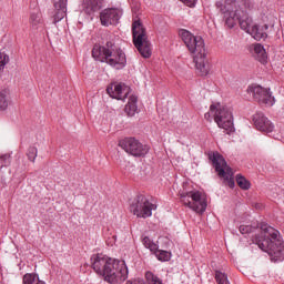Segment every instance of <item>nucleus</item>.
<instances>
[{
  "mask_svg": "<svg viewBox=\"0 0 284 284\" xmlns=\"http://www.w3.org/2000/svg\"><path fill=\"white\" fill-rule=\"evenodd\" d=\"M256 8V0H225L220 10L227 28H234L239 21L241 30L250 34L256 23L247 12H252Z\"/></svg>",
  "mask_w": 284,
  "mask_h": 284,
  "instance_id": "f257e3e1",
  "label": "nucleus"
},
{
  "mask_svg": "<svg viewBox=\"0 0 284 284\" xmlns=\"http://www.w3.org/2000/svg\"><path fill=\"white\" fill-rule=\"evenodd\" d=\"M91 265L97 274L104 277L106 283H123L128 278V266L123 261L95 254L91 257Z\"/></svg>",
  "mask_w": 284,
  "mask_h": 284,
  "instance_id": "f03ea898",
  "label": "nucleus"
},
{
  "mask_svg": "<svg viewBox=\"0 0 284 284\" xmlns=\"http://www.w3.org/2000/svg\"><path fill=\"white\" fill-rule=\"evenodd\" d=\"M260 231V235H255L254 243H256L262 252L268 254L273 263L281 261L284 254V242L281 237V233L266 223L261 224Z\"/></svg>",
  "mask_w": 284,
  "mask_h": 284,
  "instance_id": "7ed1b4c3",
  "label": "nucleus"
},
{
  "mask_svg": "<svg viewBox=\"0 0 284 284\" xmlns=\"http://www.w3.org/2000/svg\"><path fill=\"white\" fill-rule=\"evenodd\" d=\"M179 34L189 52L193 54L196 72L200 77H207L210 74V62H207V50H205L203 38L195 37L185 29H181Z\"/></svg>",
  "mask_w": 284,
  "mask_h": 284,
  "instance_id": "20e7f679",
  "label": "nucleus"
},
{
  "mask_svg": "<svg viewBox=\"0 0 284 284\" xmlns=\"http://www.w3.org/2000/svg\"><path fill=\"white\" fill-rule=\"evenodd\" d=\"M92 57L95 61L106 63L114 70H123L128 63L125 52L112 41L106 42L104 45L95 44L92 49Z\"/></svg>",
  "mask_w": 284,
  "mask_h": 284,
  "instance_id": "39448f33",
  "label": "nucleus"
},
{
  "mask_svg": "<svg viewBox=\"0 0 284 284\" xmlns=\"http://www.w3.org/2000/svg\"><path fill=\"white\" fill-rule=\"evenodd\" d=\"M212 116L222 130H226V132H232L234 129V119L232 116V110L221 103L211 104L210 111L204 114V119L206 121L212 122Z\"/></svg>",
  "mask_w": 284,
  "mask_h": 284,
  "instance_id": "423d86ee",
  "label": "nucleus"
},
{
  "mask_svg": "<svg viewBox=\"0 0 284 284\" xmlns=\"http://www.w3.org/2000/svg\"><path fill=\"white\" fill-rule=\"evenodd\" d=\"M132 36L133 44L140 52L141 57L144 59H150L152 57V43H150V40H148V32L145 31V27H143L141 21H133Z\"/></svg>",
  "mask_w": 284,
  "mask_h": 284,
  "instance_id": "0eeeda50",
  "label": "nucleus"
},
{
  "mask_svg": "<svg viewBox=\"0 0 284 284\" xmlns=\"http://www.w3.org/2000/svg\"><path fill=\"white\" fill-rule=\"evenodd\" d=\"M180 200L185 207L193 210L197 214H203L207 209L205 195L199 191H182L180 193Z\"/></svg>",
  "mask_w": 284,
  "mask_h": 284,
  "instance_id": "6e6552de",
  "label": "nucleus"
},
{
  "mask_svg": "<svg viewBox=\"0 0 284 284\" xmlns=\"http://www.w3.org/2000/svg\"><path fill=\"white\" fill-rule=\"evenodd\" d=\"M209 159L212 161L219 178L224 179L229 187H234V172H232V168L227 166V162H225L223 155L219 153H210Z\"/></svg>",
  "mask_w": 284,
  "mask_h": 284,
  "instance_id": "1a4fd4ad",
  "label": "nucleus"
},
{
  "mask_svg": "<svg viewBox=\"0 0 284 284\" xmlns=\"http://www.w3.org/2000/svg\"><path fill=\"white\" fill-rule=\"evenodd\" d=\"M152 210H156V206L145 195L135 196L130 204V211L138 219H150Z\"/></svg>",
  "mask_w": 284,
  "mask_h": 284,
  "instance_id": "9d476101",
  "label": "nucleus"
},
{
  "mask_svg": "<svg viewBox=\"0 0 284 284\" xmlns=\"http://www.w3.org/2000/svg\"><path fill=\"white\" fill-rule=\"evenodd\" d=\"M119 145L131 156H145L150 148L134 138H125L119 142Z\"/></svg>",
  "mask_w": 284,
  "mask_h": 284,
  "instance_id": "9b49d317",
  "label": "nucleus"
},
{
  "mask_svg": "<svg viewBox=\"0 0 284 284\" xmlns=\"http://www.w3.org/2000/svg\"><path fill=\"white\" fill-rule=\"evenodd\" d=\"M131 89L130 87L123 83H111L106 88V93L111 99H116L118 101H125L130 97Z\"/></svg>",
  "mask_w": 284,
  "mask_h": 284,
  "instance_id": "f8f14e48",
  "label": "nucleus"
},
{
  "mask_svg": "<svg viewBox=\"0 0 284 284\" xmlns=\"http://www.w3.org/2000/svg\"><path fill=\"white\" fill-rule=\"evenodd\" d=\"M253 97L255 101H258L262 105H267V108H272L274 105V97L270 92V89H265L263 87H254Z\"/></svg>",
  "mask_w": 284,
  "mask_h": 284,
  "instance_id": "ddd939ff",
  "label": "nucleus"
},
{
  "mask_svg": "<svg viewBox=\"0 0 284 284\" xmlns=\"http://www.w3.org/2000/svg\"><path fill=\"white\" fill-rule=\"evenodd\" d=\"M253 122L256 130H258L260 132H265L266 134H270V132H274V124L263 113L254 114Z\"/></svg>",
  "mask_w": 284,
  "mask_h": 284,
  "instance_id": "4468645a",
  "label": "nucleus"
},
{
  "mask_svg": "<svg viewBox=\"0 0 284 284\" xmlns=\"http://www.w3.org/2000/svg\"><path fill=\"white\" fill-rule=\"evenodd\" d=\"M121 19L119 9H105L100 13V21L102 26H116Z\"/></svg>",
  "mask_w": 284,
  "mask_h": 284,
  "instance_id": "2eb2a0df",
  "label": "nucleus"
},
{
  "mask_svg": "<svg viewBox=\"0 0 284 284\" xmlns=\"http://www.w3.org/2000/svg\"><path fill=\"white\" fill-rule=\"evenodd\" d=\"M103 8V0H87L84 2V11L87 14H94Z\"/></svg>",
  "mask_w": 284,
  "mask_h": 284,
  "instance_id": "dca6fc26",
  "label": "nucleus"
},
{
  "mask_svg": "<svg viewBox=\"0 0 284 284\" xmlns=\"http://www.w3.org/2000/svg\"><path fill=\"white\" fill-rule=\"evenodd\" d=\"M268 28L270 27L267 24H264L262 27L255 24V27L253 28V30H251L248 34H251V37H253L255 41H261V39H267Z\"/></svg>",
  "mask_w": 284,
  "mask_h": 284,
  "instance_id": "f3484780",
  "label": "nucleus"
},
{
  "mask_svg": "<svg viewBox=\"0 0 284 284\" xmlns=\"http://www.w3.org/2000/svg\"><path fill=\"white\" fill-rule=\"evenodd\" d=\"M253 57H255L260 63H267V52L265 51V48H263V45L260 43L254 44Z\"/></svg>",
  "mask_w": 284,
  "mask_h": 284,
  "instance_id": "a211bd4d",
  "label": "nucleus"
},
{
  "mask_svg": "<svg viewBox=\"0 0 284 284\" xmlns=\"http://www.w3.org/2000/svg\"><path fill=\"white\" fill-rule=\"evenodd\" d=\"M29 23L32 30H39L43 28V14L40 11L30 14Z\"/></svg>",
  "mask_w": 284,
  "mask_h": 284,
  "instance_id": "6ab92c4d",
  "label": "nucleus"
},
{
  "mask_svg": "<svg viewBox=\"0 0 284 284\" xmlns=\"http://www.w3.org/2000/svg\"><path fill=\"white\" fill-rule=\"evenodd\" d=\"M11 103H12V98H10V91L9 90L0 91V112H6V110L10 108Z\"/></svg>",
  "mask_w": 284,
  "mask_h": 284,
  "instance_id": "aec40b11",
  "label": "nucleus"
},
{
  "mask_svg": "<svg viewBox=\"0 0 284 284\" xmlns=\"http://www.w3.org/2000/svg\"><path fill=\"white\" fill-rule=\"evenodd\" d=\"M136 95H130L129 97V101L124 108V112L126 114V116H134V114H136Z\"/></svg>",
  "mask_w": 284,
  "mask_h": 284,
  "instance_id": "412c9836",
  "label": "nucleus"
},
{
  "mask_svg": "<svg viewBox=\"0 0 284 284\" xmlns=\"http://www.w3.org/2000/svg\"><path fill=\"white\" fill-rule=\"evenodd\" d=\"M23 284H45V282L39 280V275L28 273L23 276Z\"/></svg>",
  "mask_w": 284,
  "mask_h": 284,
  "instance_id": "4be33fe9",
  "label": "nucleus"
},
{
  "mask_svg": "<svg viewBox=\"0 0 284 284\" xmlns=\"http://www.w3.org/2000/svg\"><path fill=\"white\" fill-rule=\"evenodd\" d=\"M214 280L216 284H232L230 283V280L227 278V274L224 272H221L219 270L215 271L214 273Z\"/></svg>",
  "mask_w": 284,
  "mask_h": 284,
  "instance_id": "5701e85b",
  "label": "nucleus"
},
{
  "mask_svg": "<svg viewBox=\"0 0 284 284\" xmlns=\"http://www.w3.org/2000/svg\"><path fill=\"white\" fill-rule=\"evenodd\" d=\"M142 243H143L144 247H146V250H150V252H156V250H159V244L154 243V241H152L148 236H144L142 239Z\"/></svg>",
  "mask_w": 284,
  "mask_h": 284,
  "instance_id": "b1692460",
  "label": "nucleus"
},
{
  "mask_svg": "<svg viewBox=\"0 0 284 284\" xmlns=\"http://www.w3.org/2000/svg\"><path fill=\"white\" fill-rule=\"evenodd\" d=\"M153 254L156 256L158 261H170L171 254L168 251L156 248L153 251Z\"/></svg>",
  "mask_w": 284,
  "mask_h": 284,
  "instance_id": "393cba45",
  "label": "nucleus"
},
{
  "mask_svg": "<svg viewBox=\"0 0 284 284\" xmlns=\"http://www.w3.org/2000/svg\"><path fill=\"white\" fill-rule=\"evenodd\" d=\"M236 183H237L239 187H241L242 190H250V181H247V179H245V176L237 175Z\"/></svg>",
  "mask_w": 284,
  "mask_h": 284,
  "instance_id": "a878e982",
  "label": "nucleus"
},
{
  "mask_svg": "<svg viewBox=\"0 0 284 284\" xmlns=\"http://www.w3.org/2000/svg\"><path fill=\"white\" fill-rule=\"evenodd\" d=\"M55 14L53 16V23H59V21H62L65 18V12L68 10L63 9H55Z\"/></svg>",
  "mask_w": 284,
  "mask_h": 284,
  "instance_id": "bb28decb",
  "label": "nucleus"
},
{
  "mask_svg": "<svg viewBox=\"0 0 284 284\" xmlns=\"http://www.w3.org/2000/svg\"><path fill=\"white\" fill-rule=\"evenodd\" d=\"M10 61V58L6 53L0 52V77L3 74V70L6 69V64Z\"/></svg>",
  "mask_w": 284,
  "mask_h": 284,
  "instance_id": "cd10ccee",
  "label": "nucleus"
},
{
  "mask_svg": "<svg viewBox=\"0 0 284 284\" xmlns=\"http://www.w3.org/2000/svg\"><path fill=\"white\" fill-rule=\"evenodd\" d=\"M145 278L149 282V284H163L161 280L156 277V275H154V273L152 272H146Z\"/></svg>",
  "mask_w": 284,
  "mask_h": 284,
  "instance_id": "c85d7f7f",
  "label": "nucleus"
},
{
  "mask_svg": "<svg viewBox=\"0 0 284 284\" xmlns=\"http://www.w3.org/2000/svg\"><path fill=\"white\" fill-rule=\"evenodd\" d=\"M38 153H39V151L37 150L36 146H30L28 149L27 156L31 161V163H34V161L37 160V154Z\"/></svg>",
  "mask_w": 284,
  "mask_h": 284,
  "instance_id": "c756f323",
  "label": "nucleus"
},
{
  "mask_svg": "<svg viewBox=\"0 0 284 284\" xmlns=\"http://www.w3.org/2000/svg\"><path fill=\"white\" fill-rule=\"evenodd\" d=\"M10 159H11L10 154L0 155V170L3 168H8V165H10L11 163Z\"/></svg>",
  "mask_w": 284,
  "mask_h": 284,
  "instance_id": "7c9ffc66",
  "label": "nucleus"
},
{
  "mask_svg": "<svg viewBox=\"0 0 284 284\" xmlns=\"http://www.w3.org/2000/svg\"><path fill=\"white\" fill-rule=\"evenodd\" d=\"M55 10H68V0H55Z\"/></svg>",
  "mask_w": 284,
  "mask_h": 284,
  "instance_id": "2f4dec72",
  "label": "nucleus"
},
{
  "mask_svg": "<svg viewBox=\"0 0 284 284\" xmlns=\"http://www.w3.org/2000/svg\"><path fill=\"white\" fill-rule=\"evenodd\" d=\"M240 232L241 234H252V232H254V227L252 225H241Z\"/></svg>",
  "mask_w": 284,
  "mask_h": 284,
  "instance_id": "473e14b6",
  "label": "nucleus"
},
{
  "mask_svg": "<svg viewBox=\"0 0 284 284\" xmlns=\"http://www.w3.org/2000/svg\"><path fill=\"white\" fill-rule=\"evenodd\" d=\"M184 6H187L189 8H194L196 6V0H180Z\"/></svg>",
  "mask_w": 284,
  "mask_h": 284,
  "instance_id": "72a5a7b5",
  "label": "nucleus"
}]
</instances>
